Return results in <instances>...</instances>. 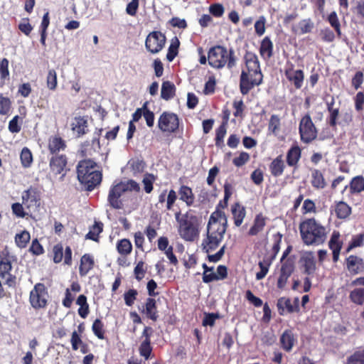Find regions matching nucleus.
I'll use <instances>...</instances> for the list:
<instances>
[{
	"instance_id": "obj_1",
	"label": "nucleus",
	"mask_w": 364,
	"mask_h": 364,
	"mask_svg": "<svg viewBox=\"0 0 364 364\" xmlns=\"http://www.w3.org/2000/svg\"><path fill=\"white\" fill-rule=\"evenodd\" d=\"M244 60L245 65L240 76V91L242 95H246L255 86L262 83L263 74L258 57L255 53L247 52Z\"/></svg>"
},
{
	"instance_id": "obj_2",
	"label": "nucleus",
	"mask_w": 364,
	"mask_h": 364,
	"mask_svg": "<svg viewBox=\"0 0 364 364\" xmlns=\"http://www.w3.org/2000/svg\"><path fill=\"white\" fill-rule=\"evenodd\" d=\"M175 219L178 224V233L186 242H193L199 237L201 219L192 210L182 214L181 211L175 213Z\"/></svg>"
},
{
	"instance_id": "obj_3",
	"label": "nucleus",
	"mask_w": 364,
	"mask_h": 364,
	"mask_svg": "<svg viewBox=\"0 0 364 364\" xmlns=\"http://www.w3.org/2000/svg\"><path fill=\"white\" fill-rule=\"evenodd\" d=\"M299 229L303 242L308 246L322 245L327 238L326 227L314 218H306L301 221Z\"/></svg>"
},
{
	"instance_id": "obj_4",
	"label": "nucleus",
	"mask_w": 364,
	"mask_h": 364,
	"mask_svg": "<svg viewBox=\"0 0 364 364\" xmlns=\"http://www.w3.org/2000/svg\"><path fill=\"white\" fill-rule=\"evenodd\" d=\"M97 163L92 159H84L77 166V179L87 191H92L100 184L102 173L96 169Z\"/></svg>"
},
{
	"instance_id": "obj_5",
	"label": "nucleus",
	"mask_w": 364,
	"mask_h": 364,
	"mask_svg": "<svg viewBox=\"0 0 364 364\" xmlns=\"http://www.w3.org/2000/svg\"><path fill=\"white\" fill-rule=\"evenodd\" d=\"M208 64L213 68L221 69L225 66L229 70L236 66L237 58L232 48L227 49L223 46H215L208 53Z\"/></svg>"
},
{
	"instance_id": "obj_6",
	"label": "nucleus",
	"mask_w": 364,
	"mask_h": 364,
	"mask_svg": "<svg viewBox=\"0 0 364 364\" xmlns=\"http://www.w3.org/2000/svg\"><path fill=\"white\" fill-rule=\"evenodd\" d=\"M140 191V186L137 182L132 179L127 181H121L111 187L108 194V202L114 209H122L123 203L120 199L122 194L126 191Z\"/></svg>"
},
{
	"instance_id": "obj_7",
	"label": "nucleus",
	"mask_w": 364,
	"mask_h": 364,
	"mask_svg": "<svg viewBox=\"0 0 364 364\" xmlns=\"http://www.w3.org/2000/svg\"><path fill=\"white\" fill-rule=\"evenodd\" d=\"M14 260L15 256L11 255L7 247L0 252V278L5 279L6 285L13 288L16 285V277L11 273Z\"/></svg>"
},
{
	"instance_id": "obj_8",
	"label": "nucleus",
	"mask_w": 364,
	"mask_h": 364,
	"mask_svg": "<svg viewBox=\"0 0 364 364\" xmlns=\"http://www.w3.org/2000/svg\"><path fill=\"white\" fill-rule=\"evenodd\" d=\"M299 133L301 141L304 144H310L318 136V130L309 114L301 117L299 124Z\"/></svg>"
},
{
	"instance_id": "obj_9",
	"label": "nucleus",
	"mask_w": 364,
	"mask_h": 364,
	"mask_svg": "<svg viewBox=\"0 0 364 364\" xmlns=\"http://www.w3.org/2000/svg\"><path fill=\"white\" fill-rule=\"evenodd\" d=\"M49 294L43 283H37L29 294V301L35 309H45L48 306Z\"/></svg>"
},
{
	"instance_id": "obj_10",
	"label": "nucleus",
	"mask_w": 364,
	"mask_h": 364,
	"mask_svg": "<svg viewBox=\"0 0 364 364\" xmlns=\"http://www.w3.org/2000/svg\"><path fill=\"white\" fill-rule=\"evenodd\" d=\"M166 43V37L159 31L150 32L145 41V48L151 54L159 53L163 50Z\"/></svg>"
},
{
	"instance_id": "obj_11",
	"label": "nucleus",
	"mask_w": 364,
	"mask_h": 364,
	"mask_svg": "<svg viewBox=\"0 0 364 364\" xmlns=\"http://www.w3.org/2000/svg\"><path fill=\"white\" fill-rule=\"evenodd\" d=\"M158 127L162 132H176L179 128L178 115L173 112H164L159 118Z\"/></svg>"
},
{
	"instance_id": "obj_12",
	"label": "nucleus",
	"mask_w": 364,
	"mask_h": 364,
	"mask_svg": "<svg viewBox=\"0 0 364 364\" xmlns=\"http://www.w3.org/2000/svg\"><path fill=\"white\" fill-rule=\"evenodd\" d=\"M284 72L286 78L296 89L301 88L304 80V73L302 70H295L294 64L288 60L284 65Z\"/></svg>"
},
{
	"instance_id": "obj_13",
	"label": "nucleus",
	"mask_w": 364,
	"mask_h": 364,
	"mask_svg": "<svg viewBox=\"0 0 364 364\" xmlns=\"http://www.w3.org/2000/svg\"><path fill=\"white\" fill-rule=\"evenodd\" d=\"M295 270V264L291 258H288L282 262L279 270V276L277 282V287L279 289L283 290L288 282V279L291 276Z\"/></svg>"
},
{
	"instance_id": "obj_14",
	"label": "nucleus",
	"mask_w": 364,
	"mask_h": 364,
	"mask_svg": "<svg viewBox=\"0 0 364 364\" xmlns=\"http://www.w3.org/2000/svg\"><path fill=\"white\" fill-rule=\"evenodd\" d=\"M67 166L68 157L65 154H55L50 158L49 161L50 171L55 176L61 174V179L64 178L69 170Z\"/></svg>"
},
{
	"instance_id": "obj_15",
	"label": "nucleus",
	"mask_w": 364,
	"mask_h": 364,
	"mask_svg": "<svg viewBox=\"0 0 364 364\" xmlns=\"http://www.w3.org/2000/svg\"><path fill=\"white\" fill-rule=\"evenodd\" d=\"M53 260L54 263L58 264L63 261L64 264L71 266L73 263L72 259V250L70 246H66L64 249L62 243H58L53 247Z\"/></svg>"
},
{
	"instance_id": "obj_16",
	"label": "nucleus",
	"mask_w": 364,
	"mask_h": 364,
	"mask_svg": "<svg viewBox=\"0 0 364 364\" xmlns=\"http://www.w3.org/2000/svg\"><path fill=\"white\" fill-rule=\"evenodd\" d=\"M277 307L279 314L281 316H283L287 313L292 314L294 312H299L300 310L299 298H294L292 303L289 298L284 296L280 297L277 300Z\"/></svg>"
},
{
	"instance_id": "obj_17",
	"label": "nucleus",
	"mask_w": 364,
	"mask_h": 364,
	"mask_svg": "<svg viewBox=\"0 0 364 364\" xmlns=\"http://www.w3.org/2000/svg\"><path fill=\"white\" fill-rule=\"evenodd\" d=\"M302 272L306 275H313L316 269L315 257L312 252H305L299 260Z\"/></svg>"
},
{
	"instance_id": "obj_18",
	"label": "nucleus",
	"mask_w": 364,
	"mask_h": 364,
	"mask_svg": "<svg viewBox=\"0 0 364 364\" xmlns=\"http://www.w3.org/2000/svg\"><path fill=\"white\" fill-rule=\"evenodd\" d=\"M230 212L235 227L239 228L243 223L246 217V208L240 202H235L231 205Z\"/></svg>"
},
{
	"instance_id": "obj_19",
	"label": "nucleus",
	"mask_w": 364,
	"mask_h": 364,
	"mask_svg": "<svg viewBox=\"0 0 364 364\" xmlns=\"http://www.w3.org/2000/svg\"><path fill=\"white\" fill-rule=\"evenodd\" d=\"M297 342V337L291 329H286L279 338L281 348L286 352H290Z\"/></svg>"
},
{
	"instance_id": "obj_20",
	"label": "nucleus",
	"mask_w": 364,
	"mask_h": 364,
	"mask_svg": "<svg viewBox=\"0 0 364 364\" xmlns=\"http://www.w3.org/2000/svg\"><path fill=\"white\" fill-rule=\"evenodd\" d=\"M71 130L77 137H81L88 133V122L85 117H75L71 124Z\"/></svg>"
},
{
	"instance_id": "obj_21",
	"label": "nucleus",
	"mask_w": 364,
	"mask_h": 364,
	"mask_svg": "<svg viewBox=\"0 0 364 364\" xmlns=\"http://www.w3.org/2000/svg\"><path fill=\"white\" fill-rule=\"evenodd\" d=\"M267 220L268 218L262 213L257 214L254 218L252 226L247 232V235L252 237L262 232L267 225Z\"/></svg>"
},
{
	"instance_id": "obj_22",
	"label": "nucleus",
	"mask_w": 364,
	"mask_h": 364,
	"mask_svg": "<svg viewBox=\"0 0 364 364\" xmlns=\"http://www.w3.org/2000/svg\"><path fill=\"white\" fill-rule=\"evenodd\" d=\"M301 157V149L298 145L292 146L287 152L286 161L289 166L298 168Z\"/></svg>"
},
{
	"instance_id": "obj_23",
	"label": "nucleus",
	"mask_w": 364,
	"mask_h": 364,
	"mask_svg": "<svg viewBox=\"0 0 364 364\" xmlns=\"http://www.w3.org/2000/svg\"><path fill=\"white\" fill-rule=\"evenodd\" d=\"M274 44L269 36H265L260 42L259 53L264 60H269L273 56Z\"/></svg>"
},
{
	"instance_id": "obj_24",
	"label": "nucleus",
	"mask_w": 364,
	"mask_h": 364,
	"mask_svg": "<svg viewBox=\"0 0 364 364\" xmlns=\"http://www.w3.org/2000/svg\"><path fill=\"white\" fill-rule=\"evenodd\" d=\"M23 203L28 205V207L39 203L41 200V195L36 188L30 187L28 190L25 191L22 195Z\"/></svg>"
},
{
	"instance_id": "obj_25",
	"label": "nucleus",
	"mask_w": 364,
	"mask_h": 364,
	"mask_svg": "<svg viewBox=\"0 0 364 364\" xmlns=\"http://www.w3.org/2000/svg\"><path fill=\"white\" fill-rule=\"evenodd\" d=\"M222 241V240L206 233L201 244L203 250L206 253H210L218 248Z\"/></svg>"
},
{
	"instance_id": "obj_26",
	"label": "nucleus",
	"mask_w": 364,
	"mask_h": 364,
	"mask_svg": "<svg viewBox=\"0 0 364 364\" xmlns=\"http://www.w3.org/2000/svg\"><path fill=\"white\" fill-rule=\"evenodd\" d=\"M179 199L184 202L188 207L194 204L195 195L191 187L186 185H181L178 191Z\"/></svg>"
},
{
	"instance_id": "obj_27",
	"label": "nucleus",
	"mask_w": 364,
	"mask_h": 364,
	"mask_svg": "<svg viewBox=\"0 0 364 364\" xmlns=\"http://www.w3.org/2000/svg\"><path fill=\"white\" fill-rule=\"evenodd\" d=\"M347 188H349L351 195L358 194L364 191V178L363 176H357L353 177L350 181L349 185L344 187L343 193Z\"/></svg>"
},
{
	"instance_id": "obj_28",
	"label": "nucleus",
	"mask_w": 364,
	"mask_h": 364,
	"mask_svg": "<svg viewBox=\"0 0 364 364\" xmlns=\"http://www.w3.org/2000/svg\"><path fill=\"white\" fill-rule=\"evenodd\" d=\"M141 312L145 314L148 318L153 321H156L159 318V315L156 300L153 298L149 297L146 301L144 308Z\"/></svg>"
},
{
	"instance_id": "obj_29",
	"label": "nucleus",
	"mask_w": 364,
	"mask_h": 364,
	"mask_svg": "<svg viewBox=\"0 0 364 364\" xmlns=\"http://www.w3.org/2000/svg\"><path fill=\"white\" fill-rule=\"evenodd\" d=\"M333 210L338 219L346 220L352 213L351 207L344 201L335 202Z\"/></svg>"
},
{
	"instance_id": "obj_30",
	"label": "nucleus",
	"mask_w": 364,
	"mask_h": 364,
	"mask_svg": "<svg viewBox=\"0 0 364 364\" xmlns=\"http://www.w3.org/2000/svg\"><path fill=\"white\" fill-rule=\"evenodd\" d=\"M95 261L93 257L90 254H85L80 259L79 267V274L80 277H85L88 272L93 269Z\"/></svg>"
},
{
	"instance_id": "obj_31",
	"label": "nucleus",
	"mask_w": 364,
	"mask_h": 364,
	"mask_svg": "<svg viewBox=\"0 0 364 364\" xmlns=\"http://www.w3.org/2000/svg\"><path fill=\"white\" fill-rule=\"evenodd\" d=\"M67 145L60 136H51L48 140V148L50 154H57L60 151L65 149Z\"/></svg>"
},
{
	"instance_id": "obj_32",
	"label": "nucleus",
	"mask_w": 364,
	"mask_h": 364,
	"mask_svg": "<svg viewBox=\"0 0 364 364\" xmlns=\"http://www.w3.org/2000/svg\"><path fill=\"white\" fill-rule=\"evenodd\" d=\"M311 184L315 189H323L326 182L322 172L316 168L311 170Z\"/></svg>"
},
{
	"instance_id": "obj_33",
	"label": "nucleus",
	"mask_w": 364,
	"mask_h": 364,
	"mask_svg": "<svg viewBox=\"0 0 364 364\" xmlns=\"http://www.w3.org/2000/svg\"><path fill=\"white\" fill-rule=\"evenodd\" d=\"M207 225H228L225 213L222 210L215 209L211 213Z\"/></svg>"
},
{
	"instance_id": "obj_34",
	"label": "nucleus",
	"mask_w": 364,
	"mask_h": 364,
	"mask_svg": "<svg viewBox=\"0 0 364 364\" xmlns=\"http://www.w3.org/2000/svg\"><path fill=\"white\" fill-rule=\"evenodd\" d=\"M285 169V164L282 159V155L277 156L269 164V171L274 177L282 176Z\"/></svg>"
},
{
	"instance_id": "obj_35",
	"label": "nucleus",
	"mask_w": 364,
	"mask_h": 364,
	"mask_svg": "<svg viewBox=\"0 0 364 364\" xmlns=\"http://www.w3.org/2000/svg\"><path fill=\"white\" fill-rule=\"evenodd\" d=\"M346 267L350 272L357 274L363 268V259L355 255H350L346 259Z\"/></svg>"
},
{
	"instance_id": "obj_36",
	"label": "nucleus",
	"mask_w": 364,
	"mask_h": 364,
	"mask_svg": "<svg viewBox=\"0 0 364 364\" xmlns=\"http://www.w3.org/2000/svg\"><path fill=\"white\" fill-rule=\"evenodd\" d=\"M273 262V259H270L266 255L264 256L262 261L259 262L258 265L259 267L260 271L256 274V279L257 280H261L266 277Z\"/></svg>"
},
{
	"instance_id": "obj_37",
	"label": "nucleus",
	"mask_w": 364,
	"mask_h": 364,
	"mask_svg": "<svg viewBox=\"0 0 364 364\" xmlns=\"http://www.w3.org/2000/svg\"><path fill=\"white\" fill-rule=\"evenodd\" d=\"M176 94V87L174 84L170 81H165L162 83L161 90V97L165 100L172 99Z\"/></svg>"
},
{
	"instance_id": "obj_38",
	"label": "nucleus",
	"mask_w": 364,
	"mask_h": 364,
	"mask_svg": "<svg viewBox=\"0 0 364 364\" xmlns=\"http://www.w3.org/2000/svg\"><path fill=\"white\" fill-rule=\"evenodd\" d=\"M116 248L120 255L127 257L132 251V244L129 239H121L117 242Z\"/></svg>"
},
{
	"instance_id": "obj_39",
	"label": "nucleus",
	"mask_w": 364,
	"mask_h": 364,
	"mask_svg": "<svg viewBox=\"0 0 364 364\" xmlns=\"http://www.w3.org/2000/svg\"><path fill=\"white\" fill-rule=\"evenodd\" d=\"M103 230V223L101 222H95L94 225L90 227L89 232L85 235L86 239H89L95 242L98 241L99 235Z\"/></svg>"
},
{
	"instance_id": "obj_40",
	"label": "nucleus",
	"mask_w": 364,
	"mask_h": 364,
	"mask_svg": "<svg viewBox=\"0 0 364 364\" xmlns=\"http://www.w3.org/2000/svg\"><path fill=\"white\" fill-rule=\"evenodd\" d=\"M228 226V225H207L206 233L223 240Z\"/></svg>"
},
{
	"instance_id": "obj_41",
	"label": "nucleus",
	"mask_w": 364,
	"mask_h": 364,
	"mask_svg": "<svg viewBox=\"0 0 364 364\" xmlns=\"http://www.w3.org/2000/svg\"><path fill=\"white\" fill-rule=\"evenodd\" d=\"M227 133V127H225V122L221 123V124L215 130V146L218 148H223L224 146V138Z\"/></svg>"
},
{
	"instance_id": "obj_42",
	"label": "nucleus",
	"mask_w": 364,
	"mask_h": 364,
	"mask_svg": "<svg viewBox=\"0 0 364 364\" xmlns=\"http://www.w3.org/2000/svg\"><path fill=\"white\" fill-rule=\"evenodd\" d=\"M282 235L280 232H277L273 235L274 243L270 253H267L265 255L270 259L274 260L280 250V244L282 242Z\"/></svg>"
},
{
	"instance_id": "obj_43",
	"label": "nucleus",
	"mask_w": 364,
	"mask_h": 364,
	"mask_svg": "<svg viewBox=\"0 0 364 364\" xmlns=\"http://www.w3.org/2000/svg\"><path fill=\"white\" fill-rule=\"evenodd\" d=\"M31 240V235L28 231L23 230L15 236V242L19 248H25Z\"/></svg>"
},
{
	"instance_id": "obj_44",
	"label": "nucleus",
	"mask_w": 364,
	"mask_h": 364,
	"mask_svg": "<svg viewBox=\"0 0 364 364\" xmlns=\"http://www.w3.org/2000/svg\"><path fill=\"white\" fill-rule=\"evenodd\" d=\"M180 46L179 40L175 37L171 40V43L168 47V52L166 54V59L171 62L177 56L178 53V48Z\"/></svg>"
},
{
	"instance_id": "obj_45",
	"label": "nucleus",
	"mask_w": 364,
	"mask_h": 364,
	"mask_svg": "<svg viewBox=\"0 0 364 364\" xmlns=\"http://www.w3.org/2000/svg\"><path fill=\"white\" fill-rule=\"evenodd\" d=\"M92 331L99 339H105V325L101 319L96 318L92 326Z\"/></svg>"
},
{
	"instance_id": "obj_46",
	"label": "nucleus",
	"mask_w": 364,
	"mask_h": 364,
	"mask_svg": "<svg viewBox=\"0 0 364 364\" xmlns=\"http://www.w3.org/2000/svg\"><path fill=\"white\" fill-rule=\"evenodd\" d=\"M139 350L141 356L146 360L149 359L152 352L151 341L149 336H147L145 340L141 343Z\"/></svg>"
},
{
	"instance_id": "obj_47",
	"label": "nucleus",
	"mask_w": 364,
	"mask_h": 364,
	"mask_svg": "<svg viewBox=\"0 0 364 364\" xmlns=\"http://www.w3.org/2000/svg\"><path fill=\"white\" fill-rule=\"evenodd\" d=\"M20 159L21 164L24 168L30 167L33 162V156L31 150L27 147L23 148L20 154Z\"/></svg>"
},
{
	"instance_id": "obj_48",
	"label": "nucleus",
	"mask_w": 364,
	"mask_h": 364,
	"mask_svg": "<svg viewBox=\"0 0 364 364\" xmlns=\"http://www.w3.org/2000/svg\"><path fill=\"white\" fill-rule=\"evenodd\" d=\"M46 85L47 87L52 91L56 90L58 86V78L57 73L54 69H50L48 72L46 77Z\"/></svg>"
},
{
	"instance_id": "obj_49",
	"label": "nucleus",
	"mask_w": 364,
	"mask_h": 364,
	"mask_svg": "<svg viewBox=\"0 0 364 364\" xmlns=\"http://www.w3.org/2000/svg\"><path fill=\"white\" fill-rule=\"evenodd\" d=\"M340 233L334 231L328 242L329 248L333 251H341L342 248V242L340 241Z\"/></svg>"
},
{
	"instance_id": "obj_50",
	"label": "nucleus",
	"mask_w": 364,
	"mask_h": 364,
	"mask_svg": "<svg viewBox=\"0 0 364 364\" xmlns=\"http://www.w3.org/2000/svg\"><path fill=\"white\" fill-rule=\"evenodd\" d=\"M11 100L7 97H4L2 94L0 95V114L1 115H7L11 110Z\"/></svg>"
},
{
	"instance_id": "obj_51",
	"label": "nucleus",
	"mask_w": 364,
	"mask_h": 364,
	"mask_svg": "<svg viewBox=\"0 0 364 364\" xmlns=\"http://www.w3.org/2000/svg\"><path fill=\"white\" fill-rule=\"evenodd\" d=\"M9 60L6 58L0 61V80L2 84L5 83L6 79L9 76Z\"/></svg>"
},
{
	"instance_id": "obj_52",
	"label": "nucleus",
	"mask_w": 364,
	"mask_h": 364,
	"mask_svg": "<svg viewBox=\"0 0 364 364\" xmlns=\"http://www.w3.org/2000/svg\"><path fill=\"white\" fill-rule=\"evenodd\" d=\"M155 180V176L152 173H146L144 175L142 183L144 185V190L146 193H150L153 191V184Z\"/></svg>"
},
{
	"instance_id": "obj_53",
	"label": "nucleus",
	"mask_w": 364,
	"mask_h": 364,
	"mask_svg": "<svg viewBox=\"0 0 364 364\" xmlns=\"http://www.w3.org/2000/svg\"><path fill=\"white\" fill-rule=\"evenodd\" d=\"M351 9L353 14L358 17L364 19V0H353Z\"/></svg>"
},
{
	"instance_id": "obj_54",
	"label": "nucleus",
	"mask_w": 364,
	"mask_h": 364,
	"mask_svg": "<svg viewBox=\"0 0 364 364\" xmlns=\"http://www.w3.org/2000/svg\"><path fill=\"white\" fill-rule=\"evenodd\" d=\"M232 107L235 109L233 115L235 117H240L242 119L244 117V111L245 109V105L242 100H235L232 103Z\"/></svg>"
},
{
	"instance_id": "obj_55",
	"label": "nucleus",
	"mask_w": 364,
	"mask_h": 364,
	"mask_svg": "<svg viewBox=\"0 0 364 364\" xmlns=\"http://www.w3.org/2000/svg\"><path fill=\"white\" fill-rule=\"evenodd\" d=\"M280 118L277 114H272L269 119L268 124V130L272 133L276 134L280 127Z\"/></svg>"
},
{
	"instance_id": "obj_56",
	"label": "nucleus",
	"mask_w": 364,
	"mask_h": 364,
	"mask_svg": "<svg viewBox=\"0 0 364 364\" xmlns=\"http://www.w3.org/2000/svg\"><path fill=\"white\" fill-rule=\"evenodd\" d=\"M347 364H364V349L355 351L347 361Z\"/></svg>"
},
{
	"instance_id": "obj_57",
	"label": "nucleus",
	"mask_w": 364,
	"mask_h": 364,
	"mask_svg": "<svg viewBox=\"0 0 364 364\" xmlns=\"http://www.w3.org/2000/svg\"><path fill=\"white\" fill-rule=\"evenodd\" d=\"M266 18L260 16L255 23V31L258 36H262L265 33Z\"/></svg>"
},
{
	"instance_id": "obj_58",
	"label": "nucleus",
	"mask_w": 364,
	"mask_h": 364,
	"mask_svg": "<svg viewBox=\"0 0 364 364\" xmlns=\"http://www.w3.org/2000/svg\"><path fill=\"white\" fill-rule=\"evenodd\" d=\"M216 87V80L214 75H211L208 77V81L205 84L203 89V94L208 95H212L215 92Z\"/></svg>"
},
{
	"instance_id": "obj_59",
	"label": "nucleus",
	"mask_w": 364,
	"mask_h": 364,
	"mask_svg": "<svg viewBox=\"0 0 364 364\" xmlns=\"http://www.w3.org/2000/svg\"><path fill=\"white\" fill-rule=\"evenodd\" d=\"M146 271L145 263L143 261H139L134 269V274L136 280L141 281L144 277Z\"/></svg>"
},
{
	"instance_id": "obj_60",
	"label": "nucleus",
	"mask_w": 364,
	"mask_h": 364,
	"mask_svg": "<svg viewBox=\"0 0 364 364\" xmlns=\"http://www.w3.org/2000/svg\"><path fill=\"white\" fill-rule=\"evenodd\" d=\"M314 28V23L311 19H303L299 23V34L310 33Z\"/></svg>"
},
{
	"instance_id": "obj_61",
	"label": "nucleus",
	"mask_w": 364,
	"mask_h": 364,
	"mask_svg": "<svg viewBox=\"0 0 364 364\" xmlns=\"http://www.w3.org/2000/svg\"><path fill=\"white\" fill-rule=\"evenodd\" d=\"M138 292L136 289H132L126 291L124 294L125 304L132 306L136 299Z\"/></svg>"
},
{
	"instance_id": "obj_62",
	"label": "nucleus",
	"mask_w": 364,
	"mask_h": 364,
	"mask_svg": "<svg viewBox=\"0 0 364 364\" xmlns=\"http://www.w3.org/2000/svg\"><path fill=\"white\" fill-rule=\"evenodd\" d=\"M18 28L23 33L27 36L30 35L33 30V26L29 23L28 18H22L21 23L18 24Z\"/></svg>"
},
{
	"instance_id": "obj_63",
	"label": "nucleus",
	"mask_w": 364,
	"mask_h": 364,
	"mask_svg": "<svg viewBox=\"0 0 364 364\" xmlns=\"http://www.w3.org/2000/svg\"><path fill=\"white\" fill-rule=\"evenodd\" d=\"M250 158L248 153L242 151L238 156L233 159L232 163L235 166L241 167L250 160Z\"/></svg>"
},
{
	"instance_id": "obj_64",
	"label": "nucleus",
	"mask_w": 364,
	"mask_h": 364,
	"mask_svg": "<svg viewBox=\"0 0 364 364\" xmlns=\"http://www.w3.org/2000/svg\"><path fill=\"white\" fill-rule=\"evenodd\" d=\"M355 109L357 112H361L364 109V91L358 92L354 97Z\"/></svg>"
}]
</instances>
